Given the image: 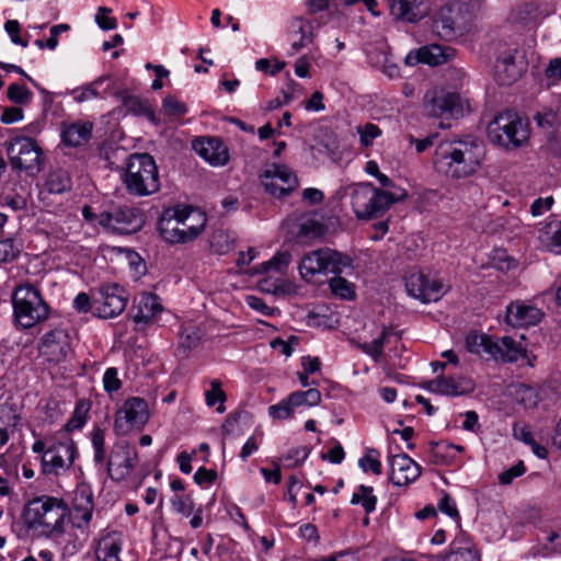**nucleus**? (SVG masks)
<instances>
[{
	"label": "nucleus",
	"instance_id": "f257e3e1",
	"mask_svg": "<svg viewBox=\"0 0 561 561\" xmlns=\"http://www.w3.org/2000/svg\"><path fill=\"white\" fill-rule=\"evenodd\" d=\"M481 147L476 139L442 141L435 149L434 169L447 178L459 180L474 174L481 167Z\"/></svg>",
	"mask_w": 561,
	"mask_h": 561
},
{
	"label": "nucleus",
	"instance_id": "f03ea898",
	"mask_svg": "<svg viewBox=\"0 0 561 561\" xmlns=\"http://www.w3.org/2000/svg\"><path fill=\"white\" fill-rule=\"evenodd\" d=\"M68 507L61 499L38 496L31 500L23 512L26 527L43 536H54L64 533V520Z\"/></svg>",
	"mask_w": 561,
	"mask_h": 561
},
{
	"label": "nucleus",
	"instance_id": "7ed1b4c3",
	"mask_svg": "<svg viewBox=\"0 0 561 561\" xmlns=\"http://www.w3.org/2000/svg\"><path fill=\"white\" fill-rule=\"evenodd\" d=\"M529 121L512 107L496 113L486 125L490 142L506 151L523 147L529 139Z\"/></svg>",
	"mask_w": 561,
	"mask_h": 561
},
{
	"label": "nucleus",
	"instance_id": "20e7f679",
	"mask_svg": "<svg viewBox=\"0 0 561 561\" xmlns=\"http://www.w3.org/2000/svg\"><path fill=\"white\" fill-rule=\"evenodd\" d=\"M13 322L21 329H31L48 319L50 308L41 289L28 282L18 284L11 293Z\"/></svg>",
	"mask_w": 561,
	"mask_h": 561
},
{
	"label": "nucleus",
	"instance_id": "39448f33",
	"mask_svg": "<svg viewBox=\"0 0 561 561\" xmlns=\"http://www.w3.org/2000/svg\"><path fill=\"white\" fill-rule=\"evenodd\" d=\"M129 195L150 196L160 190L159 170L149 153L129 156L123 180Z\"/></svg>",
	"mask_w": 561,
	"mask_h": 561
},
{
	"label": "nucleus",
	"instance_id": "423d86ee",
	"mask_svg": "<svg viewBox=\"0 0 561 561\" xmlns=\"http://www.w3.org/2000/svg\"><path fill=\"white\" fill-rule=\"evenodd\" d=\"M405 196V193L396 195L391 192L379 190L370 183H362L353 186L351 204L357 219L369 220L381 217L391 205L402 201Z\"/></svg>",
	"mask_w": 561,
	"mask_h": 561
},
{
	"label": "nucleus",
	"instance_id": "0eeeda50",
	"mask_svg": "<svg viewBox=\"0 0 561 561\" xmlns=\"http://www.w3.org/2000/svg\"><path fill=\"white\" fill-rule=\"evenodd\" d=\"M353 260L350 255L331 248H320L306 253L298 266L301 277L311 282L318 274H342L352 268Z\"/></svg>",
	"mask_w": 561,
	"mask_h": 561
},
{
	"label": "nucleus",
	"instance_id": "6e6552de",
	"mask_svg": "<svg viewBox=\"0 0 561 561\" xmlns=\"http://www.w3.org/2000/svg\"><path fill=\"white\" fill-rule=\"evenodd\" d=\"M5 148L13 170L36 175L44 169L45 154L35 139L16 136L5 142Z\"/></svg>",
	"mask_w": 561,
	"mask_h": 561
},
{
	"label": "nucleus",
	"instance_id": "1a4fd4ad",
	"mask_svg": "<svg viewBox=\"0 0 561 561\" xmlns=\"http://www.w3.org/2000/svg\"><path fill=\"white\" fill-rule=\"evenodd\" d=\"M466 347L470 353L489 355L494 359L517 362L524 356V348L511 336H503L500 341L486 334L469 333L466 337Z\"/></svg>",
	"mask_w": 561,
	"mask_h": 561
},
{
	"label": "nucleus",
	"instance_id": "9d476101",
	"mask_svg": "<svg viewBox=\"0 0 561 561\" xmlns=\"http://www.w3.org/2000/svg\"><path fill=\"white\" fill-rule=\"evenodd\" d=\"M94 317L112 319L119 316L128 302L127 290L116 283L102 284L93 289Z\"/></svg>",
	"mask_w": 561,
	"mask_h": 561
},
{
	"label": "nucleus",
	"instance_id": "9b49d317",
	"mask_svg": "<svg viewBox=\"0 0 561 561\" xmlns=\"http://www.w3.org/2000/svg\"><path fill=\"white\" fill-rule=\"evenodd\" d=\"M472 27L469 16L462 14L461 7H442L434 16L433 32L444 41H454L466 35Z\"/></svg>",
	"mask_w": 561,
	"mask_h": 561
},
{
	"label": "nucleus",
	"instance_id": "f8f14e48",
	"mask_svg": "<svg viewBox=\"0 0 561 561\" xmlns=\"http://www.w3.org/2000/svg\"><path fill=\"white\" fill-rule=\"evenodd\" d=\"M149 417L146 400L139 397L128 398L115 413L114 432L118 436H124L133 430L140 431L147 424Z\"/></svg>",
	"mask_w": 561,
	"mask_h": 561
},
{
	"label": "nucleus",
	"instance_id": "ddd939ff",
	"mask_svg": "<svg viewBox=\"0 0 561 561\" xmlns=\"http://www.w3.org/2000/svg\"><path fill=\"white\" fill-rule=\"evenodd\" d=\"M404 279L408 294L423 304L438 301L448 290L440 279L421 270L411 268Z\"/></svg>",
	"mask_w": 561,
	"mask_h": 561
},
{
	"label": "nucleus",
	"instance_id": "4468645a",
	"mask_svg": "<svg viewBox=\"0 0 561 561\" xmlns=\"http://www.w3.org/2000/svg\"><path fill=\"white\" fill-rule=\"evenodd\" d=\"M99 224L119 233H135L145 225V216L138 208L121 206L99 214Z\"/></svg>",
	"mask_w": 561,
	"mask_h": 561
},
{
	"label": "nucleus",
	"instance_id": "2eb2a0df",
	"mask_svg": "<svg viewBox=\"0 0 561 561\" xmlns=\"http://www.w3.org/2000/svg\"><path fill=\"white\" fill-rule=\"evenodd\" d=\"M138 463V451L127 442L116 443L110 453L106 471L111 480H126Z\"/></svg>",
	"mask_w": 561,
	"mask_h": 561
},
{
	"label": "nucleus",
	"instance_id": "dca6fc26",
	"mask_svg": "<svg viewBox=\"0 0 561 561\" xmlns=\"http://www.w3.org/2000/svg\"><path fill=\"white\" fill-rule=\"evenodd\" d=\"M260 179L265 191L278 198L289 195L298 187L297 175L285 164L268 165Z\"/></svg>",
	"mask_w": 561,
	"mask_h": 561
},
{
	"label": "nucleus",
	"instance_id": "f3484780",
	"mask_svg": "<svg viewBox=\"0 0 561 561\" xmlns=\"http://www.w3.org/2000/svg\"><path fill=\"white\" fill-rule=\"evenodd\" d=\"M205 225V214L197 213L196 224L180 228L171 219H163L159 226V231L162 239L169 243H186L196 239L204 230Z\"/></svg>",
	"mask_w": 561,
	"mask_h": 561
},
{
	"label": "nucleus",
	"instance_id": "a211bd4d",
	"mask_svg": "<svg viewBox=\"0 0 561 561\" xmlns=\"http://www.w3.org/2000/svg\"><path fill=\"white\" fill-rule=\"evenodd\" d=\"M193 150L213 167H224L229 162L227 145L218 137H198L192 141Z\"/></svg>",
	"mask_w": 561,
	"mask_h": 561
},
{
	"label": "nucleus",
	"instance_id": "6ab92c4d",
	"mask_svg": "<svg viewBox=\"0 0 561 561\" xmlns=\"http://www.w3.org/2000/svg\"><path fill=\"white\" fill-rule=\"evenodd\" d=\"M70 352L69 335L65 330L55 329L41 340L39 354L50 363H60Z\"/></svg>",
	"mask_w": 561,
	"mask_h": 561
},
{
	"label": "nucleus",
	"instance_id": "aec40b11",
	"mask_svg": "<svg viewBox=\"0 0 561 561\" xmlns=\"http://www.w3.org/2000/svg\"><path fill=\"white\" fill-rule=\"evenodd\" d=\"M389 480L397 486H404L414 482L421 474V467L405 454L389 458Z\"/></svg>",
	"mask_w": 561,
	"mask_h": 561
},
{
	"label": "nucleus",
	"instance_id": "412c9836",
	"mask_svg": "<svg viewBox=\"0 0 561 561\" xmlns=\"http://www.w3.org/2000/svg\"><path fill=\"white\" fill-rule=\"evenodd\" d=\"M455 53L456 49L450 46L432 44L410 51L405 56L404 62L408 66H415L417 64L439 66L453 58Z\"/></svg>",
	"mask_w": 561,
	"mask_h": 561
},
{
	"label": "nucleus",
	"instance_id": "4be33fe9",
	"mask_svg": "<svg viewBox=\"0 0 561 561\" xmlns=\"http://www.w3.org/2000/svg\"><path fill=\"white\" fill-rule=\"evenodd\" d=\"M93 495L88 485L77 488L69 514L71 524L80 529L87 528L92 519Z\"/></svg>",
	"mask_w": 561,
	"mask_h": 561
},
{
	"label": "nucleus",
	"instance_id": "5701e85b",
	"mask_svg": "<svg viewBox=\"0 0 561 561\" xmlns=\"http://www.w3.org/2000/svg\"><path fill=\"white\" fill-rule=\"evenodd\" d=\"M516 55V49H508L497 57L494 65V77L500 84L511 85L520 78L524 68L522 62H517Z\"/></svg>",
	"mask_w": 561,
	"mask_h": 561
},
{
	"label": "nucleus",
	"instance_id": "b1692460",
	"mask_svg": "<svg viewBox=\"0 0 561 561\" xmlns=\"http://www.w3.org/2000/svg\"><path fill=\"white\" fill-rule=\"evenodd\" d=\"M162 310L163 307L157 295L142 293L133 308V320L136 324L146 327L151 324Z\"/></svg>",
	"mask_w": 561,
	"mask_h": 561
},
{
	"label": "nucleus",
	"instance_id": "393cba45",
	"mask_svg": "<svg viewBox=\"0 0 561 561\" xmlns=\"http://www.w3.org/2000/svg\"><path fill=\"white\" fill-rule=\"evenodd\" d=\"M542 316L539 308L518 301L510 304L506 308V322L515 328L536 325Z\"/></svg>",
	"mask_w": 561,
	"mask_h": 561
},
{
	"label": "nucleus",
	"instance_id": "a878e982",
	"mask_svg": "<svg viewBox=\"0 0 561 561\" xmlns=\"http://www.w3.org/2000/svg\"><path fill=\"white\" fill-rule=\"evenodd\" d=\"M391 14L405 22H416L428 12L427 0H389Z\"/></svg>",
	"mask_w": 561,
	"mask_h": 561
},
{
	"label": "nucleus",
	"instance_id": "bb28decb",
	"mask_svg": "<svg viewBox=\"0 0 561 561\" xmlns=\"http://www.w3.org/2000/svg\"><path fill=\"white\" fill-rule=\"evenodd\" d=\"M319 26L318 21L309 20L304 16H294L290 21L289 30L293 37L299 36L298 39H293L291 49L294 53L300 51L302 48L312 44L316 36V27Z\"/></svg>",
	"mask_w": 561,
	"mask_h": 561
},
{
	"label": "nucleus",
	"instance_id": "cd10ccee",
	"mask_svg": "<svg viewBox=\"0 0 561 561\" xmlns=\"http://www.w3.org/2000/svg\"><path fill=\"white\" fill-rule=\"evenodd\" d=\"M93 124L89 121H78L61 124V141L67 147H81L89 142L92 136Z\"/></svg>",
	"mask_w": 561,
	"mask_h": 561
},
{
	"label": "nucleus",
	"instance_id": "c85d7f7f",
	"mask_svg": "<svg viewBox=\"0 0 561 561\" xmlns=\"http://www.w3.org/2000/svg\"><path fill=\"white\" fill-rule=\"evenodd\" d=\"M426 105H469L468 95L453 87H435L424 95Z\"/></svg>",
	"mask_w": 561,
	"mask_h": 561
},
{
	"label": "nucleus",
	"instance_id": "c756f323",
	"mask_svg": "<svg viewBox=\"0 0 561 561\" xmlns=\"http://www.w3.org/2000/svg\"><path fill=\"white\" fill-rule=\"evenodd\" d=\"M72 187V180L67 170L55 169L50 170L44 181L39 191V198L44 199L46 194H64Z\"/></svg>",
	"mask_w": 561,
	"mask_h": 561
},
{
	"label": "nucleus",
	"instance_id": "7c9ffc66",
	"mask_svg": "<svg viewBox=\"0 0 561 561\" xmlns=\"http://www.w3.org/2000/svg\"><path fill=\"white\" fill-rule=\"evenodd\" d=\"M465 380H456L453 377L439 376L428 381L425 388L435 393L444 396H461L471 389V386L463 385Z\"/></svg>",
	"mask_w": 561,
	"mask_h": 561
},
{
	"label": "nucleus",
	"instance_id": "2f4dec72",
	"mask_svg": "<svg viewBox=\"0 0 561 561\" xmlns=\"http://www.w3.org/2000/svg\"><path fill=\"white\" fill-rule=\"evenodd\" d=\"M463 450L465 448L460 445L447 442H433L430 448L431 460L435 465H449L456 459L457 455Z\"/></svg>",
	"mask_w": 561,
	"mask_h": 561
},
{
	"label": "nucleus",
	"instance_id": "473e14b6",
	"mask_svg": "<svg viewBox=\"0 0 561 561\" xmlns=\"http://www.w3.org/2000/svg\"><path fill=\"white\" fill-rule=\"evenodd\" d=\"M122 540L116 533L104 536L96 548L98 561H121Z\"/></svg>",
	"mask_w": 561,
	"mask_h": 561
},
{
	"label": "nucleus",
	"instance_id": "72a5a7b5",
	"mask_svg": "<svg viewBox=\"0 0 561 561\" xmlns=\"http://www.w3.org/2000/svg\"><path fill=\"white\" fill-rule=\"evenodd\" d=\"M444 559L445 561H479V554L470 542L455 540L450 546V552Z\"/></svg>",
	"mask_w": 561,
	"mask_h": 561
},
{
	"label": "nucleus",
	"instance_id": "f704fd0d",
	"mask_svg": "<svg viewBox=\"0 0 561 561\" xmlns=\"http://www.w3.org/2000/svg\"><path fill=\"white\" fill-rule=\"evenodd\" d=\"M289 402L295 409L299 407H316L321 402V392L316 388L294 391L289 394Z\"/></svg>",
	"mask_w": 561,
	"mask_h": 561
},
{
	"label": "nucleus",
	"instance_id": "c9c22d12",
	"mask_svg": "<svg viewBox=\"0 0 561 561\" xmlns=\"http://www.w3.org/2000/svg\"><path fill=\"white\" fill-rule=\"evenodd\" d=\"M329 288L333 296L341 299L352 300L355 298L354 284L340 275L333 276L329 280Z\"/></svg>",
	"mask_w": 561,
	"mask_h": 561
},
{
	"label": "nucleus",
	"instance_id": "e433bc0d",
	"mask_svg": "<svg viewBox=\"0 0 561 561\" xmlns=\"http://www.w3.org/2000/svg\"><path fill=\"white\" fill-rule=\"evenodd\" d=\"M90 408H91V404L89 401H85V400L77 401L72 416L66 423L65 430L67 432L80 430L87 422V419H88L87 416H88V412H89Z\"/></svg>",
	"mask_w": 561,
	"mask_h": 561
},
{
	"label": "nucleus",
	"instance_id": "4c0bfd02",
	"mask_svg": "<svg viewBox=\"0 0 561 561\" xmlns=\"http://www.w3.org/2000/svg\"><path fill=\"white\" fill-rule=\"evenodd\" d=\"M463 107H433L432 115L438 119L440 128H450L453 126L451 119L458 121L465 115Z\"/></svg>",
	"mask_w": 561,
	"mask_h": 561
},
{
	"label": "nucleus",
	"instance_id": "58836bf2",
	"mask_svg": "<svg viewBox=\"0 0 561 561\" xmlns=\"http://www.w3.org/2000/svg\"><path fill=\"white\" fill-rule=\"evenodd\" d=\"M351 503L362 504L365 512L369 514L376 508L377 497L373 494L371 486L362 484L358 486V491L353 494Z\"/></svg>",
	"mask_w": 561,
	"mask_h": 561
},
{
	"label": "nucleus",
	"instance_id": "ea45409f",
	"mask_svg": "<svg viewBox=\"0 0 561 561\" xmlns=\"http://www.w3.org/2000/svg\"><path fill=\"white\" fill-rule=\"evenodd\" d=\"M91 442L93 447V460L96 466H103L106 459L105 450V431L95 427L91 433Z\"/></svg>",
	"mask_w": 561,
	"mask_h": 561
},
{
	"label": "nucleus",
	"instance_id": "a19ab883",
	"mask_svg": "<svg viewBox=\"0 0 561 561\" xmlns=\"http://www.w3.org/2000/svg\"><path fill=\"white\" fill-rule=\"evenodd\" d=\"M291 255L288 252L277 253L270 261L263 262L257 267H254L251 274H263L270 270L283 272L289 264Z\"/></svg>",
	"mask_w": 561,
	"mask_h": 561
},
{
	"label": "nucleus",
	"instance_id": "79ce46f5",
	"mask_svg": "<svg viewBox=\"0 0 561 561\" xmlns=\"http://www.w3.org/2000/svg\"><path fill=\"white\" fill-rule=\"evenodd\" d=\"M43 472L46 474H58L60 470L69 469L67 461H64L60 456H56L54 450L47 448L42 457Z\"/></svg>",
	"mask_w": 561,
	"mask_h": 561
},
{
	"label": "nucleus",
	"instance_id": "37998d69",
	"mask_svg": "<svg viewBox=\"0 0 561 561\" xmlns=\"http://www.w3.org/2000/svg\"><path fill=\"white\" fill-rule=\"evenodd\" d=\"M390 330L383 328L380 335L371 341L370 343L359 344L358 347L367 355L371 356L375 360H378L383 354V346L386 339L389 336Z\"/></svg>",
	"mask_w": 561,
	"mask_h": 561
},
{
	"label": "nucleus",
	"instance_id": "c03bdc74",
	"mask_svg": "<svg viewBox=\"0 0 561 561\" xmlns=\"http://www.w3.org/2000/svg\"><path fill=\"white\" fill-rule=\"evenodd\" d=\"M201 341L199 330L195 327L184 328L180 334L179 350L186 355L190 351L197 347Z\"/></svg>",
	"mask_w": 561,
	"mask_h": 561
},
{
	"label": "nucleus",
	"instance_id": "a18cd8bd",
	"mask_svg": "<svg viewBox=\"0 0 561 561\" xmlns=\"http://www.w3.org/2000/svg\"><path fill=\"white\" fill-rule=\"evenodd\" d=\"M47 448L54 450L56 456H60L64 461L68 462V466L71 467L76 457V445L72 439H67L64 442H54Z\"/></svg>",
	"mask_w": 561,
	"mask_h": 561
},
{
	"label": "nucleus",
	"instance_id": "49530a36",
	"mask_svg": "<svg viewBox=\"0 0 561 561\" xmlns=\"http://www.w3.org/2000/svg\"><path fill=\"white\" fill-rule=\"evenodd\" d=\"M209 242L211 249L218 254H225L233 248V239L224 230L215 231Z\"/></svg>",
	"mask_w": 561,
	"mask_h": 561
},
{
	"label": "nucleus",
	"instance_id": "de8ad7c7",
	"mask_svg": "<svg viewBox=\"0 0 561 561\" xmlns=\"http://www.w3.org/2000/svg\"><path fill=\"white\" fill-rule=\"evenodd\" d=\"M21 253V244L14 238H5L0 241V262L14 261Z\"/></svg>",
	"mask_w": 561,
	"mask_h": 561
},
{
	"label": "nucleus",
	"instance_id": "09e8293b",
	"mask_svg": "<svg viewBox=\"0 0 561 561\" xmlns=\"http://www.w3.org/2000/svg\"><path fill=\"white\" fill-rule=\"evenodd\" d=\"M359 467L365 471H371L379 476L382 472L381 462L379 460V451L377 449H368L366 455L359 459Z\"/></svg>",
	"mask_w": 561,
	"mask_h": 561
},
{
	"label": "nucleus",
	"instance_id": "8fccbe9b",
	"mask_svg": "<svg viewBox=\"0 0 561 561\" xmlns=\"http://www.w3.org/2000/svg\"><path fill=\"white\" fill-rule=\"evenodd\" d=\"M198 210H196L194 207L185 205H178L169 210H167L165 215L168 216L167 219H171L173 222L178 225L187 226L185 221L190 219L192 215H195L197 217Z\"/></svg>",
	"mask_w": 561,
	"mask_h": 561
},
{
	"label": "nucleus",
	"instance_id": "3c124183",
	"mask_svg": "<svg viewBox=\"0 0 561 561\" xmlns=\"http://www.w3.org/2000/svg\"><path fill=\"white\" fill-rule=\"evenodd\" d=\"M108 80V78L101 77L100 79L95 80L91 85L82 89V90H76L71 93L72 101L73 102H87L92 99H96L99 95V87L104 82Z\"/></svg>",
	"mask_w": 561,
	"mask_h": 561
},
{
	"label": "nucleus",
	"instance_id": "603ef678",
	"mask_svg": "<svg viewBox=\"0 0 561 561\" xmlns=\"http://www.w3.org/2000/svg\"><path fill=\"white\" fill-rule=\"evenodd\" d=\"M309 454L310 449L307 446H299L289 449L283 457V460L286 467L294 468L300 466L308 458Z\"/></svg>",
	"mask_w": 561,
	"mask_h": 561
},
{
	"label": "nucleus",
	"instance_id": "864d4df0",
	"mask_svg": "<svg viewBox=\"0 0 561 561\" xmlns=\"http://www.w3.org/2000/svg\"><path fill=\"white\" fill-rule=\"evenodd\" d=\"M294 411L295 407L290 404L289 396L279 401L277 404H273L268 408L270 416L276 420L289 419L294 414Z\"/></svg>",
	"mask_w": 561,
	"mask_h": 561
},
{
	"label": "nucleus",
	"instance_id": "5fc2aeb1",
	"mask_svg": "<svg viewBox=\"0 0 561 561\" xmlns=\"http://www.w3.org/2000/svg\"><path fill=\"white\" fill-rule=\"evenodd\" d=\"M226 400V394L220 388L219 380L211 381V388L206 392V403L209 407H214L217 402H220V405L217 408L219 413L225 411L224 401Z\"/></svg>",
	"mask_w": 561,
	"mask_h": 561
},
{
	"label": "nucleus",
	"instance_id": "6e6d98bb",
	"mask_svg": "<svg viewBox=\"0 0 561 561\" xmlns=\"http://www.w3.org/2000/svg\"><path fill=\"white\" fill-rule=\"evenodd\" d=\"M541 551L543 557L561 552V527L548 533L546 545L541 548Z\"/></svg>",
	"mask_w": 561,
	"mask_h": 561
},
{
	"label": "nucleus",
	"instance_id": "4d7b16f0",
	"mask_svg": "<svg viewBox=\"0 0 561 561\" xmlns=\"http://www.w3.org/2000/svg\"><path fill=\"white\" fill-rule=\"evenodd\" d=\"M112 9L107 7H99L95 14V23L103 31H111L117 27V21L111 16Z\"/></svg>",
	"mask_w": 561,
	"mask_h": 561
},
{
	"label": "nucleus",
	"instance_id": "13d9d810",
	"mask_svg": "<svg viewBox=\"0 0 561 561\" xmlns=\"http://www.w3.org/2000/svg\"><path fill=\"white\" fill-rule=\"evenodd\" d=\"M171 505L175 512L184 516H190L195 512V505L191 495H174L171 499Z\"/></svg>",
	"mask_w": 561,
	"mask_h": 561
},
{
	"label": "nucleus",
	"instance_id": "bf43d9fd",
	"mask_svg": "<svg viewBox=\"0 0 561 561\" xmlns=\"http://www.w3.org/2000/svg\"><path fill=\"white\" fill-rule=\"evenodd\" d=\"M103 386L107 393H113L122 388V381L118 378V371L115 367H110L103 375Z\"/></svg>",
	"mask_w": 561,
	"mask_h": 561
},
{
	"label": "nucleus",
	"instance_id": "052dcab7",
	"mask_svg": "<svg viewBox=\"0 0 561 561\" xmlns=\"http://www.w3.org/2000/svg\"><path fill=\"white\" fill-rule=\"evenodd\" d=\"M546 233L548 234L549 250L557 254H561V222L549 225Z\"/></svg>",
	"mask_w": 561,
	"mask_h": 561
},
{
	"label": "nucleus",
	"instance_id": "680f3d73",
	"mask_svg": "<svg viewBox=\"0 0 561 561\" xmlns=\"http://www.w3.org/2000/svg\"><path fill=\"white\" fill-rule=\"evenodd\" d=\"M73 308L78 312L87 313L91 311L94 314L93 290H91V296L87 293H79L73 299Z\"/></svg>",
	"mask_w": 561,
	"mask_h": 561
},
{
	"label": "nucleus",
	"instance_id": "e2e57ef3",
	"mask_svg": "<svg viewBox=\"0 0 561 561\" xmlns=\"http://www.w3.org/2000/svg\"><path fill=\"white\" fill-rule=\"evenodd\" d=\"M4 30L10 36V39L13 44L20 45L22 47H27L28 42L26 39H23L20 35L21 25L18 20H8L4 23Z\"/></svg>",
	"mask_w": 561,
	"mask_h": 561
},
{
	"label": "nucleus",
	"instance_id": "0e129e2a",
	"mask_svg": "<svg viewBox=\"0 0 561 561\" xmlns=\"http://www.w3.org/2000/svg\"><path fill=\"white\" fill-rule=\"evenodd\" d=\"M526 471V467L523 461H518L516 465L512 466L507 470L503 471L499 476V481L503 485H508L513 482L514 479L523 476Z\"/></svg>",
	"mask_w": 561,
	"mask_h": 561
},
{
	"label": "nucleus",
	"instance_id": "69168bd1",
	"mask_svg": "<svg viewBox=\"0 0 561 561\" xmlns=\"http://www.w3.org/2000/svg\"><path fill=\"white\" fill-rule=\"evenodd\" d=\"M358 134L360 136L362 145L368 147L377 137L381 135V130L377 125L368 123L363 127H358Z\"/></svg>",
	"mask_w": 561,
	"mask_h": 561
},
{
	"label": "nucleus",
	"instance_id": "338daca9",
	"mask_svg": "<svg viewBox=\"0 0 561 561\" xmlns=\"http://www.w3.org/2000/svg\"><path fill=\"white\" fill-rule=\"evenodd\" d=\"M8 98L13 103L31 102V92L23 85L11 84L8 88Z\"/></svg>",
	"mask_w": 561,
	"mask_h": 561
},
{
	"label": "nucleus",
	"instance_id": "774afa93",
	"mask_svg": "<svg viewBox=\"0 0 561 561\" xmlns=\"http://www.w3.org/2000/svg\"><path fill=\"white\" fill-rule=\"evenodd\" d=\"M545 77L553 84L561 81V57L549 60L545 69Z\"/></svg>",
	"mask_w": 561,
	"mask_h": 561
}]
</instances>
